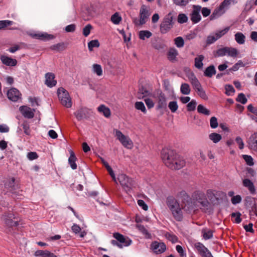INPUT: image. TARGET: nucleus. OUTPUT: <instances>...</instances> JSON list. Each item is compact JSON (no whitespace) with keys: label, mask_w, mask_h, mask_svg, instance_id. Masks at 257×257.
Returning <instances> with one entry per match:
<instances>
[{"label":"nucleus","mask_w":257,"mask_h":257,"mask_svg":"<svg viewBox=\"0 0 257 257\" xmlns=\"http://www.w3.org/2000/svg\"><path fill=\"white\" fill-rule=\"evenodd\" d=\"M161 158L165 165L172 170H179L186 163L185 160L177 154L175 151L169 148L162 149Z\"/></svg>","instance_id":"f257e3e1"},{"label":"nucleus","mask_w":257,"mask_h":257,"mask_svg":"<svg viewBox=\"0 0 257 257\" xmlns=\"http://www.w3.org/2000/svg\"><path fill=\"white\" fill-rule=\"evenodd\" d=\"M194 206L198 205L201 211L205 213H212L213 205L208 201L205 194L201 191L194 192Z\"/></svg>","instance_id":"f03ea898"},{"label":"nucleus","mask_w":257,"mask_h":257,"mask_svg":"<svg viewBox=\"0 0 257 257\" xmlns=\"http://www.w3.org/2000/svg\"><path fill=\"white\" fill-rule=\"evenodd\" d=\"M166 203L174 218L177 221H181L183 216L180 204L177 200L173 196H168L167 198Z\"/></svg>","instance_id":"7ed1b4c3"},{"label":"nucleus","mask_w":257,"mask_h":257,"mask_svg":"<svg viewBox=\"0 0 257 257\" xmlns=\"http://www.w3.org/2000/svg\"><path fill=\"white\" fill-rule=\"evenodd\" d=\"M113 236L116 240H111L110 242L113 246H116L119 248L123 246H128L132 243V240L128 237H125L119 232H115Z\"/></svg>","instance_id":"20e7f679"},{"label":"nucleus","mask_w":257,"mask_h":257,"mask_svg":"<svg viewBox=\"0 0 257 257\" xmlns=\"http://www.w3.org/2000/svg\"><path fill=\"white\" fill-rule=\"evenodd\" d=\"M1 218L8 227V230L7 231L8 233H11L12 227L17 226L19 225V221L16 220V218L15 214L11 211L4 212Z\"/></svg>","instance_id":"39448f33"},{"label":"nucleus","mask_w":257,"mask_h":257,"mask_svg":"<svg viewBox=\"0 0 257 257\" xmlns=\"http://www.w3.org/2000/svg\"><path fill=\"white\" fill-rule=\"evenodd\" d=\"M57 94L61 104L67 108L72 106V103L69 92L63 87H59Z\"/></svg>","instance_id":"423d86ee"},{"label":"nucleus","mask_w":257,"mask_h":257,"mask_svg":"<svg viewBox=\"0 0 257 257\" xmlns=\"http://www.w3.org/2000/svg\"><path fill=\"white\" fill-rule=\"evenodd\" d=\"M117 179L120 184L127 193L131 192L135 186V181L125 174H121L118 176Z\"/></svg>","instance_id":"0eeeda50"},{"label":"nucleus","mask_w":257,"mask_h":257,"mask_svg":"<svg viewBox=\"0 0 257 257\" xmlns=\"http://www.w3.org/2000/svg\"><path fill=\"white\" fill-rule=\"evenodd\" d=\"M184 204L183 209L187 213H191L193 211V200L185 191H180L177 195Z\"/></svg>","instance_id":"6e6552de"},{"label":"nucleus","mask_w":257,"mask_h":257,"mask_svg":"<svg viewBox=\"0 0 257 257\" xmlns=\"http://www.w3.org/2000/svg\"><path fill=\"white\" fill-rule=\"evenodd\" d=\"M173 16L170 13L164 17L160 25V32L162 34H166L173 27Z\"/></svg>","instance_id":"1a4fd4ad"},{"label":"nucleus","mask_w":257,"mask_h":257,"mask_svg":"<svg viewBox=\"0 0 257 257\" xmlns=\"http://www.w3.org/2000/svg\"><path fill=\"white\" fill-rule=\"evenodd\" d=\"M115 136L121 144L125 147L127 149L132 148L133 143L131 139L125 135H124L121 131L115 130Z\"/></svg>","instance_id":"9d476101"},{"label":"nucleus","mask_w":257,"mask_h":257,"mask_svg":"<svg viewBox=\"0 0 257 257\" xmlns=\"http://www.w3.org/2000/svg\"><path fill=\"white\" fill-rule=\"evenodd\" d=\"M196 252L201 257H213L209 249L201 242H197L194 244Z\"/></svg>","instance_id":"9b49d317"},{"label":"nucleus","mask_w":257,"mask_h":257,"mask_svg":"<svg viewBox=\"0 0 257 257\" xmlns=\"http://www.w3.org/2000/svg\"><path fill=\"white\" fill-rule=\"evenodd\" d=\"M4 185L7 191L12 194H16L19 189V185L16 183L14 177L7 179L4 182Z\"/></svg>","instance_id":"f8f14e48"},{"label":"nucleus","mask_w":257,"mask_h":257,"mask_svg":"<svg viewBox=\"0 0 257 257\" xmlns=\"http://www.w3.org/2000/svg\"><path fill=\"white\" fill-rule=\"evenodd\" d=\"M150 15V7L143 5L140 10V25L146 24Z\"/></svg>","instance_id":"ddd939ff"},{"label":"nucleus","mask_w":257,"mask_h":257,"mask_svg":"<svg viewBox=\"0 0 257 257\" xmlns=\"http://www.w3.org/2000/svg\"><path fill=\"white\" fill-rule=\"evenodd\" d=\"M74 114L78 121L87 119L90 117V110L86 107H81L76 111Z\"/></svg>","instance_id":"4468645a"},{"label":"nucleus","mask_w":257,"mask_h":257,"mask_svg":"<svg viewBox=\"0 0 257 257\" xmlns=\"http://www.w3.org/2000/svg\"><path fill=\"white\" fill-rule=\"evenodd\" d=\"M151 248L156 254H161L166 250V245L164 242L154 241L151 244Z\"/></svg>","instance_id":"2eb2a0df"},{"label":"nucleus","mask_w":257,"mask_h":257,"mask_svg":"<svg viewBox=\"0 0 257 257\" xmlns=\"http://www.w3.org/2000/svg\"><path fill=\"white\" fill-rule=\"evenodd\" d=\"M194 86L195 88V91L200 98L203 100H207L208 96L206 94L205 90L203 89L199 82L198 79L194 76Z\"/></svg>","instance_id":"dca6fc26"},{"label":"nucleus","mask_w":257,"mask_h":257,"mask_svg":"<svg viewBox=\"0 0 257 257\" xmlns=\"http://www.w3.org/2000/svg\"><path fill=\"white\" fill-rule=\"evenodd\" d=\"M21 94L16 88H12L7 92L8 98L11 101L16 102L21 98Z\"/></svg>","instance_id":"f3484780"},{"label":"nucleus","mask_w":257,"mask_h":257,"mask_svg":"<svg viewBox=\"0 0 257 257\" xmlns=\"http://www.w3.org/2000/svg\"><path fill=\"white\" fill-rule=\"evenodd\" d=\"M19 110L22 115L25 117L27 118H32L34 116V109H32L30 107L27 106H21Z\"/></svg>","instance_id":"a211bd4d"},{"label":"nucleus","mask_w":257,"mask_h":257,"mask_svg":"<svg viewBox=\"0 0 257 257\" xmlns=\"http://www.w3.org/2000/svg\"><path fill=\"white\" fill-rule=\"evenodd\" d=\"M247 142L250 150L257 152V132L249 137Z\"/></svg>","instance_id":"6ab92c4d"},{"label":"nucleus","mask_w":257,"mask_h":257,"mask_svg":"<svg viewBox=\"0 0 257 257\" xmlns=\"http://www.w3.org/2000/svg\"><path fill=\"white\" fill-rule=\"evenodd\" d=\"M55 76L54 73L48 72L45 74V84L49 87H53L57 84V81L55 79Z\"/></svg>","instance_id":"aec40b11"},{"label":"nucleus","mask_w":257,"mask_h":257,"mask_svg":"<svg viewBox=\"0 0 257 257\" xmlns=\"http://www.w3.org/2000/svg\"><path fill=\"white\" fill-rule=\"evenodd\" d=\"M0 59L2 63L8 66H15L17 64L16 59H13L7 56L2 55Z\"/></svg>","instance_id":"412c9836"},{"label":"nucleus","mask_w":257,"mask_h":257,"mask_svg":"<svg viewBox=\"0 0 257 257\" xmlns=\"http://www.w3.org/2000/svg\"><path fill=\"white\" fill-rule=\"evenodd\" d=\"M242 185L244 187L248 189L251 194L256 193V190L253 183L249 179H244L242 180Z\"/></svg>","instance_id":"4be33fe9"},{"label":"nucleus","mask_w":257,"mask_h":257,"mask_svg":"<svg viewBox=\"0 0 257 257\" xmlns=\"http://www.w3.org/2000/svg\"><path fill=\"white\" fill-rule=\"evenodd\" d=\"M32 37L41 40H49L54 39L52 35L48 34L47 33L32 34Z\"/></svg>","instance_id":"5701e85b"},{"label":"nucleus","mask_w":257,"mask_h":257,"mask_svg":"<svg viewBox=\"0 0 257 257\" xmlns=\"http://www.w3.org/2000/svg\"><path fill=\"white\" fill-rule=\"evenodd\" d=\"M158 108H164L167 106L166 98L165 94L161 92L158 97Z\"/></svg>","instance_id":"b1692460"},{"label":"nucleus","mask_w":257,"mask_h":257,"mask_svg":"<svg viewBox=\"0 0 257 257\" xmlns=\"http://www.w3.org/2000/svg\"><path fill=\"white\" fill-rule=\"evenodd\" d=\"M69 152L70 157L68 159V163L73 170H75L77 169V164H76L77 158L73 151L70 150Z\"/></svg>","instance_id":"393cba45"},{"label":"nucleus","mask_w":257,"mask_h":257,"mask_svg":"<svg viewBox=\"0 0 257 257\" xmlns=\"http://www.w3.org/2000/svg\"><path fill=\"white\" fill-rule=\"evenodd\" d=\"M204 59V56L203 55H198L194 59V66L199 70H202L203 67V61Z\"/></svg>","instance_id":"a878e982"},{"label":"nucleus","mask_w":257,"mask_h":257,"mask_svg":"<svg viewBox=\"0 0 257 257\" xmlns=\"http://www.w3.org/2000/svg\"><path fill=\"white\" fill-rule=\"evenodd\" d=\"M216 69L213 65L208 66L204 71V76L208 78H211L213 75L216 74Z\"/></svg>","instance_id":"bb28decb"},{"label":"nucleus","mask_w":257,"mask_h":257,"mask_svg":"<svg viewBox=\"0 0 257 257\" xmlns=\"http://www.w3.org/2000/svg\"><path fill=\"white\" fill-rule=\"evenodd\" d=\"M97 110L99 112L101 113L105 117H109L111 113L109 108L104 104H101L97 107Z\"/></svg>","instance_id":"cd10ccee"},{"label":"nucleus","mask_w":257,"mask_h":257,"mask_svg":"<svg viewBox=\"0 0 257 257\" xmlns=\"http://www.w3.org/2000/svg\"><path fill=\"white\" fill-rule=\"evenodd\" d=\"M136 228L144 235L147 239H150L152 236L151 233L145 228L144 225L141 224H136Z\"/></svg>","instance_id":"c85d7f7f"},{"label":"nucleus","mask_w":257,"mask_h":257,"mask_svg":"<svg viewBox=\"0 0 257 257\" xmlns=\"http://www.w3.org/2000/svg\"><path fill=\"white\" fill-rule=\"evenodd\" d=\"M201 233L203 238L205 240L211 239L213 237V231L211 229L203 228L201 230Z\"/></svg>","instance_id":"c756f323"},{"label":"nucleus","mask_w":257,"mask_h":257,"mask_svg":"<svg viewBox=\"0 0 257 257\" xmlns=\"http://www.w3.org/2000/svg\"><path fill=\"white\" fill-rule=\"evenodd\" d=\"M228 47H224L217 49L213 52V55L215 57H222L227 55V51Z\"/></svg>","instance_id":"7c9ffc66"},{"label":"nucleus","mask_w":257,"mask_h":257,"mask_svg":"<svg viewBox=\"0 0 257 257\" xmlns=\"http://www.w3.org/2000/svg\"><path fill=\"white\" fill-rule=\"evenodd\" d=\"M178 55V52L175 48H170L168 52V59L170 61H173L176 60V56Z\"/></svg>","instance_id":"2f4dec72"},{"label":"nucleus","mask_w":257,"mask_h":257,"mask_svg":"<svg viewBox=\"0 0 257 257\" xmlns=\"http://www.w3.org/2000/svg\"><path fill=\"white\" fill-rule=\"evenodd\" d=\"M222 10L223 9L220 6L218 8H216L210 16V20H213L220 17L222 14L221 13Z\"/></svg>","instance_id":"473e14b6"},{"label":"nucleus","mask_w":257,"mask_h":257,"mask_svg":"<svg viewBox=\"0 0 257 257\" xmlns=\"http://www.w3.org/2000/svg\"><path fill=\"white\" fill-rule=\"evenodd\" d=\"M152 35V33L148 30H142L139 32V37L141 40H145L146 38H149Z\"/></svg>","instance_id":"72a5a7b5"},{"label":"nucleus","mask_w":257,"mask_h":257,"mask_svg":"<svg viewBox=\"0 0 257 257\" xmlns=\"http://www.w3.org/2000/svg\"><path fill=\"white\" fill-rule=\"evenodd\" d=\"M209 138L214 143H218L222 139V137L220 134L216 133H212L209 135Z\"/></svg>","instance_id":"f704fd0d"},{"label":"nucleus","mask_w":257,"mask_h":257,"mask_svg":"<svg viewBox=\"0 0 257 257\" xmlns=\"http://www.w3.org/2000/svg\"><path fill=\"white\" fill-rule=\"evenodd\" d=\"M235 40L239 44H243L245 42V37L240 32H237L235 34Z\"/></svg>","instance_id":"c9c22d12"},{"label":"nucleus","mask_w":257,"mask_h":257,"mask_svg":"<svg viewBox=\"0 0 257 257\" xmlns=\"http://www.w3.org/2000/svg\"><path fill=\"white\" fill-rule=\"evenodd\" d=\"M244 205L246 209L254 205V204L256 203L255 202V200L254 198H252L251 197H246L244 200Z\"/></svg>","instance_id":"e433bc0d"},{"label":"nucleus","mask_w":257,"mask_h":257,"mask_svg":"<svg viewBox=\"0 0 257 257\" xmlns=\"http://www.w3.org/2000/svg\"><path fill=\"white\" fill-rule=\"evenodd\" d=\"M122 18L119 16L118 13H115L113 14L111 17V22L115 25H118L120 23L121 21Z\"/></svg>","instance_id":"4c0bfd02"},{"label":"nucleus","mask_w":257,"mask_h":257,"mask_svg":"<svg viewBox=\"0 0 257 257\" xmlns=\"http://www.w3.org/2000/svg\"><path fill=\"white\" fill-rule=\"evenodd\" d=\"M100 45L99 42L97 40H93L90 41L88 43V48L90 51L93 50L94 48L99 47Z\"/></svg>","instance_id":"58836bf2"},{"label":"nucleus","mask_w":257,"mask_h":257,"mask_svg":"<svg viewBox=\"0 0 257 257\" xmlns=\"http://www.w3.org/2000/svg\"><path fill=\"white\" fill-rule=\"evenodd\" d=\"M227 49V55L229 56L235 58L236 57L238 54V52L236 48L228 47V49Z\"/></svg>","instance_id":"ea45409f"},{"label":"nucleus","mask_w":257,"mask_h":257,"mask_svg":"<svg viewBox=\"0 0 257 257\" xmlns=\"http://www.w3.org/2000/svg\"><path fill=\"white\" fill-rule=\"evenodd\" d=\"M197 111L199 113L203 114L206 115H209L210 114V110L201 104H199L198 106Z\"/></svg>","instance_id":"a19ab883"},{"label":"nucleus","mask_w":257,"mask_h":257,"mask_svg":"<svg viewBox=\"0 0 257 257\" xmlns=\"http://www.w3.org/2000/svg\"><path fill=\"white\" fill-rule=\"evenodd\" d=\"M50 48L52 50L60 51L64 50L65 49V46L64 43H59L51 46Z\"/></svg>","instance_id":"79ce46f5"},{"label":"nucleus","mask_w":257,"mask_h":257,"mask_svg":"<svg viewBox=\"0 0 257 257\" xmlns=\"http://www.w3.org/2000/svg\"><path fill=\"white\" fill-rule=\"evenodd\" d=\"M242 158L247 165L249 166H252L254 165L253 159L251 156L247 155H243Z\"/></svg>","instance_id":"37998d69"},{"label":"nucleus","mask_w":257,"mask_h":257,"mask_svg":"<svg viewBox=\"0 0 257 257\" xmlns=\"http://www.w3.org/2000/svg\"><path fill=\"white\" fill-rule=\"evenodd\" d=\"M93 72L96 73L98 76H101L102 74V69L101 66L99 64H94L93 65Z\"/></svg>","instance_id":"c03bdc74"},{"label":"nucleus","mask_w":257,"mask_h":257,"mask_svg":"<svg viewBox=\"0 0 257 257\" xmlns=\"http://www.w3.org/2000/svg\"><path fill=\"white\" fill-rule=\"evenodd\" d=\"M135 108L142 111L143 113H146L147 112L146 107L144 103L142 101H138L135 103Z\"/></svg>","instance_id":"a18cd8bd"},{"label":"nucleus","mask_w":257,"mask_h":257,"mask_svg":"<svg viewBox=\"0 0 257 257\" xmlns=\"http://www.w3.org/2000/svg\"><path fill=\"white\" fill-rule=\"evenodd\" d=\"M165 236L167 239L171 241L173 243H176L178 241L177 236L172 233L167 232Z\"/></svg>","instance_id":"49530a36"},{"label":"nucleus","mask_w":257,"mask_h":257,"mask_svg":"<svg viewBox=\"0 0 257 257\" xmlns=\"http://www.w3.org/2000/svg\"><path fill=\"white\" fill-rule=\"evenodd\" d=\"M181 92L182 94L187 95L190 92V89L188 84L183 83L181 86Z\"/></svg>","instance_id":"de8ad7c7"},{"label":"nucleus","mask_w":257,"mask_h":257,"mask_svg":"<svg viewBox=\"0 0 257 257\" xmlns=\"http://www.w3.org/2000/svg\"><path fill=\"white\" fill-rule=\"evenodd\" d=\"M13 23V21L10 20L0 21V30L5 29L8 26L12 25Z\"/></svg>","instance_id":"09e8293b"},{"label":"nucleus","mask_w":257,"mask_h":257,"mask_svg":"<svg viewBox=\"0 0 257 257\" xmlns=\"http://www.w3.org/2000/svg\"><path fill=\"white\" fill-rule=\"evenodd\" d=\"M236 101L240 102L243 104H244L247 102V99L243 93H240L238 94L237 97H236Z\"/></svg>","instance_id":"8fccbe9b"},{"label":"nucleus","mask_w":257,"mask_h":257,"mask_svg":"<svg viewBox=\"0 0 257 257\" xmlns=\"http://www.w3.org/2000/svg\"><path fill=\"white\" fill-rule=\"evenodd\" d=\"M225 94L227 96L231 95V93H233L235 92V89L232 85L230 84H226L225 86Z\"/></svg>","instance_id":"3c124183"},{"label":"nucleus","mask_w":257,"mask_h":257,"mask_svg":"<svg viewBox=\"0 0 257 257\" xmlns=\"http://www.w3.org/2000/svg\"><path fill=\"white\" fill-rule=\"evenodd\" d=\"M175 44L178 48L183 47L184 41L182 37H178L174 39Z\"/></svg>","instance_id":"603ef678"},{"label":"nucleus","mask_w":257,"mask_h":257,"mask_svg":"<svg viewBox=\"0 0 257 257\" xmlns=\"http://www.w3.org/2000/svg\"><path fill=\"white\" fill-rule=\"evenodd\" d=\"M168 107L172 112H175L178 109V105L176 101H173L169 103Z\"/></svg>","instance_id":"864d4df0"},{"label":"nucleus","mask_w":257,"mask_h":257,"mask_svg":"<svg viewBox=\"0 0 257 257\" xmlns=\"http://www.w3.org/2000/svg\"><path fill=\"white\" fill-rule=\"evenodd\" d=\"M229 29L230 27H227L222 30L218 31L215 33V36H216V37H217L218 39H219L222 36L226 34L228 32Z\"/></svg>","instance_id":"5fc2aeb1"},{"label":"nucleus","mask_w":257,"mask_h":257,"mask_svg":"<svg viewBox=\"0 0 257 257\" xmlns=\"http://www.w3.org/2000/svg\"><path fill=\"white\" fill-rule=\"evenodd\" d=\"M241 214L239 212H233L231 214V217L232 218L235 217V222L236 223H239L241 221V218L240 217Z\"/></svg>","instance_id":"6e6d98bb"},{"label":"nucleus","mask_w":257,"mask_h":257,"mask_svg":"<svg viewBox=\"0 0 257 257\" xmlns=\"http://www.w3.org/2000/svg\"><path fill=\"white\" fill-rule=\"evenodd\" d=\"M21 126H22L24 133L27 135H30V125L29 123L27 122V121H24L22 124Z\"/></svg>","instance_id":"4d7b16f0"},{"label":"nucleus","mask_w":257,"mask_h":257,"mask_svg":"<svg viewBox=\"0 0 257 257\" xmlns=\"http://www.w3.org/2000/svg\"><path fill=\"white\" fill-rule=\"evenodd\" d=\"M188 20V17L184 14H180L178 16V22L180 24L186 23Z\"/></svg>","instance_id":"13d9d810"},{"label":"nucleus","mask_w":257,"mask_h":257,"mask_svg":"<svg viewBox=\"0 0 257 257\" xmlns=\"http://www.w3.org/2000/svg\"><path fill=\"white\" fill-rule=\"evenodd\" d=\"M189 0H173L174 4L177 6L180 7H184L186 6Z\"/></svg>","instance_id":"bf43d9fd"},{"label":"nucleus","mask_w":257,"mask_h":257,"mask_svg":"<svg viewBox=\"0 0 257 257\" xmlns=\"http://www.w3.org/2000/svg\"><path fill=\"white\" fill-rule=\"evenodd\" d=\"M249 210V214L250 216H252L253 215H255L257 216V205L255 203L254 205L249 207L247 208Z\"/></svg>","instance_id":"052dcab7"},{"label":"nucleus","mask_w":257,"mask_h":257,"mask_svg":"<svg viewBox=\"0 0 257 257\" xmlns=\"http://www.w3.org/2000/svg\"><path fill=\"white\" fill-rule=\"evenodd\" d=\"M210 127L212 128H216L218 125V123L217 121V119L215 116H212L211 117L210 120Z\"/></svg>","instance_id":"680f3d73"},{"label":"nucleus","mask_w":257,"mask_h":257,"mask_svg":"<svg viewBox=\"0 0 257 257\" xmlns=\"http://www.w3.org/2000/svg\"><path fill=\"white\" fill-rule=\"evenodd\" d=\"M92 27L90 24L87 25L83 29V35L85 37H87L90 33V31L92 29Z\"/></svg>","instance_id":"e2e57ef3"},{"label":"nucleus","mask_w":257,"mask_h":257,"mask_svg":"<svg viewBox=\"0 0 257 257\" xmlns=\"http://www.w3.org/2000/svg\"><path fill=\"white\" fill-rule=\"evenodd\" d=\"M231 201L234 205L238 204L241 201V197L239 195L234 196L231 198Z\"/></svg>","instance_id":"0e129e2a"},{"label":"nucleus","mask_w":257,"mask_h":257,"mask_svg":"<svg viewBox=\"0 0 257 257\" xmlns=\"http://www.w3.org/2000/svg\"><path fill=\"white\" fill-rule=\"evenodd\" d=\"M76 30V25L74 24H72L67 25L65 28V31L68 33L74 32Z\"/></svg>","instance_id":"69168bd1"},{"label":"nucleus","mask_w":257,"mask_h":257,"mask_svg":"<svg viewBox=\"0 0 257 257\" xmlns=\"http://www.w3.org/2000/svg\"><path fill=\"white\" fill-rule=\"evenodd\" d=\"M27 157L30 160H34L38 158V155L35 152H30L28 153Z\"/></svg>","instance_id":"338daca9"},{"label":"nucleus","mask_w":257,"mask_h":257,"mask_svg":"<svg viewBox=\"0 0 257 257\" xmlns=\"http://www.w3.org/2000/svg\"><path fill=\"white\" fill-rule=\"evenodd\" d=\"M138 204L141 207L143 210L147 211L148 209V206L145 202L143 200H138Z\"/></svg>","instance_id":"774afa93"}]
</instances>
